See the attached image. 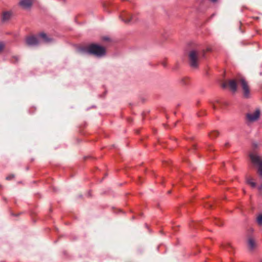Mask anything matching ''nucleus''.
Wrapping results in <instances>:
<instances>
[{
    "label": "nucleus",
    "instance_id": "12",
    "mask_svg": "<svg viewBox=\"0 0 262 262\" xmlns=\"http://www.w3.org/2000/svg\"><path fill=\"white\" fill-rule=\"evenodd\" d=\"M248 246L250 250H253L257 247V244L254 238L249 237L248 239Z\"/></svg>",
    "mask_w": 262,
    "mask_h": 262
},
{
    "label": "nucleus",
    "instance_id": "17",
    "mask_svg": "<svg viewBox=\"0 0 262 262\" xmlns=\"http://www.w3.org/2000/svg\"><path fill=\"white\" fill-rule=\"evenodd\" d=\"M5 47V44L3 42H0V53L2 52Z\"/></svg>",
    "mask_w": 262,
    "mask_h": 262
},
{
    "label": "nucleus",
    "instance_id": "7",
    "mask_svg": "<svg viewBox=\"0 0 262 262\" xmlns=\"http://www.w3.org/2000/svg\"><path fill=\"white\" fill-rule=\"evenodd\" d=\"M260 113V110L256 109L254 112L247 113L246 115L247 119L250 122L255 121L259 118Z\"/></svg>",
    "mask_w": 262,
    "mask_h": 262
},
{
    "label": "nucleus",
    "instance_id": "24",
    "mask_svg": "<svg viewBox=\"0 0 262 262\" xmlns=\"http://www.w3.org/2000/svg\"><path fill=\"white\" fill-rule=\"evenodd\" d=\"M184 84H187V82H185L184 83Z\"/></svg>",
    "mask_w": 262,
    "mask_h": 262
},
{
    "label": "nucleus",
    "instance_id": "23",
    "mask_svg": "<svg viewBox=\"0 0 262 262\" xmlns=\"http://www.w3.org/2000/svg\"><path fill=\"white\" fill-rule=\"evenodd\" d=\"M253 146L254 147H257V144H253Z\"/></svg>",
    "mask_w": 262,
    "mask_h": 262
},
{
    "label": "nucleus",
    "instance_id": "19",
    "mask_svg": "<svg viewBox=\"0 0 262 262\" xmlns=\"http://www.w3.org/2000/svg\"><path fill=\"white\" fill-rule=\"evenodd\" d=\"M14 176L13 174H11L6 177V180H12L13 178H14Z\"/></svg>",
    "mask_w": 262,
    "mask_h": 262
},
{
    "label": "nucleus",
    "instance_id": "1",
    "mask_svg": "<svg viewBox=\"0 0 262 262\" xmlns=\"http://www.w3.org/2000/svg\"><path fill=\"white\" fill-rule=\"evenodd\" d=\"M83 53L93 55L97 57H102L105 55L106 51L104 47L97 44L92 43L81 49Z\"/></svg>",
    "mask_w": 262,
    "mask_h": 262
},
{
    "label": "nucleus",
    "instance_id": "6",
    "mask_svg": "<svg viewBox=\"0 0 262 262\" xmlns=\"http://www.w3.org/2000/svg\"><path fill=\"white\" fill-rule=\"evenodd\" d=\"M120 18L126 24L135 22L136 21V19L134 16H132L126 12H123L122 13H121V14L120 15Z\"/></svg>",
    "mask_w": 262,
    "mask_h": 262
},
{
    "label": "nucleus",
    "instance_id": "15",
    "mask_svg": "<svg viewBox=\"0 0 262 262\" xmlns=\"http://www.w3.org/2000/svg\"><path fill=\"white\" fill-rule=\"evenodd\" d=\"M256 222L259 226H262V214H260L257 216Z\"/></svg>",
    "mask_w": 262,
    "mask_h": 262
},
{
    "label": "nucleus",
    "instance_id": "9",
    "mask_svg": "<svg viewBox=\"0 0 262 262\" xmlns=\"http://www.w3.org/2000/svg\"><path fill=\"white\" fill-rule=\"evenodd\" d=\"M33 4V0H21L19 4L24 9L30 8Z\"/></svg>",
    "mask_w": 262,
    "mask_h": 262
},
{
    "label": "nucleus",
    "instance_id": "3",
    "mask_svg": "<svg viewBox=\"0 0 262 262\" xmlns=\"http://www.w3.org/2000/svg\"><path fill=\"white\" fill-rule=\"evenodd\" d=\"M251 162L255 165L258 166V173L262 178V158L257 154L252 152L249 155Z\"/></svg>",
    "mask_w": 262,
    "mask_h": 262
},
{
    "label": "nucleus",
    "instance_id": "5",
    "mask_svg": "<svg viewBox=\"0 0 262 262\" xmlns=\"http://www.w3.org/2000/svg\"><path fill=\"white\" fill-rule=\"evenodd\" d=\"M241 77H236V79H231L229 80L228 83H224L223 84V87L225 88L228 85L233 92H235L237 91V83H238L239 84H240L239 79H240Z\"/></svg>",
    "mask_w": 262,
    "mask_h": 262
},
{
    "label": "nucleus",
    "instance_id": "14",
    "mask_svg": "<svg viewBox=\"0 0 262 262\" xmlns=\"http://www.w3.org/2000/svg\"><path fill=\"white\" fill-rule=\"evenodd\" d=\"M247 183L251 185V186L253 188H254L256 186V183L253 181V179L249 178L247 179Z\"/></svg>",
    "mask_w": 262,
    "mask_h": 262
},
{
    "label": "nucleus",
    "instance_id": "10",
    "mask_svg": "<svg viewBox=\"0 0 262 262\" xmlns=\"http://www.w3.org/2000/svg\"><path fill=\"white\" fill-rule=\"evenodd\" d=\"M38 37L40 38L42 42L45 43H48L52 41V39L49 37L47 35L43 32H41L38 34Z\"/></svg>",
    "mask_w": 262,
    "mask_h": 262
},
{
    "label": "nucleus",
    "instance_id": "22",
    "mask_svg": "<svg viewBox=\"0 0 262 262\" xmlns=\"http://www.w3.org/2000/svg\"><path fill=\"white\" fill-rule=\"evenodd\" d=\"M210 2H212V3H215L218 0H209Z\"/></svg>",
    "mask_w": 262,
    "mask_h": 262
},
{
    "label": "nucleus",
    "instance_id": "21",
    "mask_svg": "<svg viewBox=\"0 0 262 262\" xmlns=\"http://www.w3.org/2000/svg\"><path fill=\"white\" fill-rule=\"evenodd\" d=\"M259 191H262V184L258 188Z\"/></svg>",
    "mask_w": 262,
    "mask_h": 262
},
{
    "label": "nucleus",
    "instance_id": "18",
    "mask_svg": "<svg viewBox=\"0 0 262 262\" xmlns=\"http://www.w3.org/2000/svg\"><path fill=\"white\" fill-rule=\"evenodd\" d=\"M211 51V49L210 48H207L206 50H203L202 51V56L205 57V54L206 52H210Z\"/></svg>",
    "mask_w": 262,
    "mask_h": 262
},
{
    "label": "nucleus",
    "instance_id": "2",
    "mask_svg": "<svg viewBox=\"0 0 262 262\" xmlns=\"http://www.w3.org/2000/svg\"><path fill=\"white\" fill-rule=\"evenodd\" d=\"M200 52L198 50L192 49L188 53L189 64L193 68H197L199 66Z\"/></svg>",
    "mask_w": 262,
    "mask_h": 262
},
{
    "label": "nucleus",
    "instance_id": "13",
    "mask_svg": "<svg viewBox=\"0 0 262 262\" xmlns=\"http://www.w3.org/2000/svg\"><path fill=\"white\" fill-rule=\"evenodd\" d=\"M219 135V133L217 131H212L209 134V136L210 138L213 139L217 137Z\"/></svg>",
    "mask_w": 262,
    "mask_h": 262
},
{
    "label": "nucleus",
    "instance_id": "16",
    "mask_svg": "<svg viewBox=\"0 0 262 262\" xmlns=\"http://www.w3.org/2000/svg\"><path fill=\"white\" fill-rule=\"evenodd\" d=\"M19 59V58L18 56H13L11 58V61L13 63H16L18 62Z\"/></svg>",
    "mask_w": 262,
    "mask_h": 262
},
{
    "label": "nucleus",
    "instance_id": "8",
    "mask_svg": "<svg viewBox=\"0 0 262 262\" xmlns=\"http://www.w3.org/2000/svg\"><path fill=\"white\" fill-rule=\"evenodd\" d=\"M26 42L29 46H36L39 45L40 41L37 37L32 35L26 37Z\"/></svg>",
    "mask_w": 262,
    "mask_h": 262
},
{
    "label": "nucleus",
    "instance_id": "4",
    "mask_svg": "<svg viewBox=\"0 0 262 262\" xmlns=\"http://www.w3.org/2000/svg\"><path fill=\"white\" fill-rule=\"evenodd\" d=\"M240 84L243 90V96L244 98L249 99L251 97L250 87L248 82L244 77L239 79Z\"/></svg>",
    "mask_w": 262,
    "mask_h": 262
},
{
    "label": "nucleus",
    "instance_id": "11",
    "mask_svg": "<svg viewBox=\"0 0 262 262\" xmlns=\"http://www.w3.org/2000/svg\"><path fill=\"white\" fill-rule=\"evenodd\" d=\"M12 15L11 11H5L2 14V20L3 22H7L10 19Z\"/></svg>",
    "mask_w": 262,
    "mask_h": 262
},
{
    "label": "nucleus",
    "instance_id": "20",
    "mask_svg": "<svg viewBox=\"0 0 262 262\" xmlns=\"http://www.w3.org/2000/svg\"><path fill=\"white\" fill-rule=\"evenodd\" d=\"M162 64L163 67H166L167 64H166V62L163 61V62H162Z\"/></svg>",
    "mask_w": 262,
    "mask_h": 262
}]
</instances>
